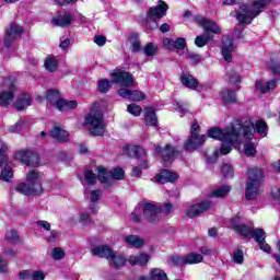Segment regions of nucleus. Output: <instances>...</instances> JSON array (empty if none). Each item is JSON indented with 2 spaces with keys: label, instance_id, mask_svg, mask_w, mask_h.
Here are the masks:
<instances>
[{
  "label": "nucleus",
  "instance_id": "1",
  "mask_svg": "<svg viewBox=\"0 0 280 280\" xmlns=\"http://www.w3.org/2000/svg\"><path fill=\"white\" fill-rule=\"evenodd\" d=\"M253 130H256L261 137H266L268 131V125L266 121L258 120L256 125L250 120H246L244 125L240 120H235L225 130L218 127L208 130V137L222 142L221 149H215L214 156L218 158L221 154H231L233 148L240 149L242 145V132L244 139H253Z\"/></svg>",
  "mask_w": 280,
  "mask_h": 280
},
{
  "label": "nucleus",
  "instance_id": "2",
  "mask_svg": "<svg viewBox=\"0 0 280 280\" xmlns=\"http://www.w3.org/2000/svg\"><path fill=\"white\" fill-rule=\"evenodd\" d=\"M272 0H254L250 4H242L236 13V19L240 25H250Z\"/></svg>",
  "mask_w": 280,
  "mask_h": 280
},
{
  "label": "nucleus",
  "instance_id": "3",
  "mask_svg": "<svg viewBox=\"0 0 280 280\" xmlns=\"http://www.w3.org/2000/svg\"><path fill=\"white\" fill-rule=\"evenodd\" d=\"M84 125L91 135L102 137L106 132V124L104 122V114L98 103H94L92 109L86 115Z\"/></svg>",
  "mask_w": 280,
  "mask_h": 280
},
{
  "label": "nucleus",
  "instance_id": "4",
  "mask_svg": "<svg viewBox=\"0 0 280 280\" xmlns=\"http://www.w3.org/2000/svg\"><path fill=\"white\" fill-rule=\"evenodd\" d=\"M43 178V173L32 170L26 174V183L19 184L15 191L23 196H40L43 194V184L38 180Z\"/></svg>",
  "mask_w": 280,
  "mask_h": 280
},
{
  "label": "nucleus",
  "instance_id": "5",
  "mask_svg": "<svg viewBox=\"0 0 280 280\" xmlns=\"http://www.w3.org/2000/svg\"><path fill=\"white\" fill-rule=\"evenodd\" d=\"M261 183H264V172L259 168L247 171V184L245 197L247 200H257L261 196Z\"/></svg>",
  "mask_w": 280,
  "mask_h": 280
},
{
  "label": "nucleus",
  "instance_id": "6",
  "mask_svg": "<svg viewBox=\"0 0 280 280\" xmlns=\"http://www.w3.org/2000/svg\"><path fill=\"white\" fill-rule=\"evenodd\" d=\"M195 23L203 27L205 34L198 35L195 38V45L197 47H205L209 42L213 40V34H222V30L218 24L211 20H207L206 18H196Z\"/></svg>",
  "mask_w": 280,
  "mask_h": 280
},
{
  "label": "nucleus",
  "instance_id": "7",
  "mask_svg": "<svg viewBox=\"0 0 280 280\" xmlns=\"http://www.w3.org/2000/svg\"><path fill=\"white\" fill-rule=\"evenodd\" d=\"M240 217L232 219V230L243 237H253L257 244L266 241V232L261 229H250L246 225L238 224Z\"/></svg>",
  "mask_w": 280,
  "mask_h": 280
},
{
  "label": "nucleus",
  "instance_id": "8",
  "mask_svg": "<svg viewBox=\"0 0 280 280\" xmlns=\"http://www.w3.org/2000/svg\"><path fill=\"white\" fill-rule=\"evenodd\" d=\"M199 133L200 125H198V121L195 120L190 129V138L184 143L185 150H197V148L205 144L207 141V136Z\"/></svg>",
  "mask_w": 280,
  "mask_h": 280
},
{
  "label": "nucleus",
  "instance_id": "9",
  "mask_svg": "<svg viewBox=\"0 0 280 280\" xmlns=\"http://www.w3.org/2000/svg\"><path fill=\"white\" fill-rule=\"evenodd\" d=\"M203 259L201 254L190 252L184 256H171L168 264L172 266H194L195 264H202Z\"/></svg>",
  "mask_w": 280,
  "mask_h": 280
},
{
  "label": "nucleus",
  "instance_id": "10",
  "mask_svg": "<svg viewBox=\"0 0 280 280\" xmlns=\"http://www.w3.org/2000/svg\"><path fill=\"white\" fill-rule=\"evenodd\" d=\"M24 33H25V28H23V26L16 23H12L7 30V33L4 36V47H7V49H10L14 40H16L18 38H21V36H23Z\"/></svg>",
  "mask_w": 280,
  "mask_h": 280
},
{
  "label": "nucleus",
  "instance_id": "11",
  "mask_svg": "<svg viewBox=\"0 0 280 280\" xmlns=\"http://www.w3.org/2000/svg\"><path fill=\"white\" fill-rule=\"evenodd\" d=\"M16 85L10 79L4 80V90L0 92V106H10L14 100Z\"/></svg>",
  "mask_w": 280,
  "mask_h": 280
},
{
  "label": "nucleus",
  "instance_id": "12",
  "mask_svg": "<svg viewBox=\"0 0 280 280\" xmlns=\"http://www.w3.org/2000/svg\"><path fill=\"white\" fill-rule=\"evenodd\" d=\"M142 211L144 219L151 224H156V222L161 220V218L159 217V213H161V208L156 205L144 203Z\"/></svg>",
  "mask_w": 280,
  "mask_h": 280
},
{
  "label": "nucleus",
  "instance_id": "13",
  "mask_svg": "<svg viewBox=\"0 0 280 280\" xmlns=\"http://www.w3.org/2000/svg\"><path fill=\"white\" fill-rule=\"evenodd\" d=\"M155 154H161L163 163L167 165V163H172L176 156H179L180 152L174 147L166 144L164 149H161V147H155Z\"/></svg>",
  "mask_w": 280,
  "mask_h": 280
},
{
  "label": "nucleus",
  "instance_id": "14",
  "mask_svg": "<svg viewBox=\"0 0 280 280\" xmlns=\"http://www.w3.org/2000/svg\"><path fill=\"white\" fill-rule=\"evenodd\" d=\"M211 207H212V203L210 200L201 201L199 203L190 206L186 211V215L187 218H196V215H202V213H206V211H209Z\"/></svg>",
  "mask_w": 280,
  "mask_h": 280
},
{
  "label": "nucleus",
  "instance_id": "15",
  "mask_svg": "<svg viewBox=\"0 0 280 280\" xmlns=\"http://www.w3.org/2000/svg\"><path fill=\"white\" fill-rule=\"evenodd\" d=\"M167 10H170V7L167 5V3L160 0L158 2V5L149 8L148 10L149 19H151V21H158L160 19H163V16L167 14Z\"/></svg>",
  "mask_w": 280,
  "mask_h": 280
},
{
  "label": "nucleus",
  "instance_id": "16",
  "mask_svg": "<svg viewBox=\"0 0 280 280\" xmlns=\"http://www.w3.org/2000/svg\"><path fill=\"white\" fill-rule=\"evenodd\" d=\"M110 77L113 78V82L115 84H119V86H132L135 82L132 74L126 71L114 72L110 74Z\"/></svg>",
  "mask_w": 280,
  "mask_h": 280
},
{
  "label": "nucleus",
  "instance_id": "17",
  "mask_svg": "<svg viewBox=\"0 0 280 280\" xmlns=\"http://www.w3.org/2000/svg\"><path fill=\"white\" fill-rule=\"evenodd\" d=\"M55 27H69L73 23V15L70 12L59 13L51 19Z\"/></svg>",
  "mask_w": 280,
  "mask_h": 280
},
{
  "label": "nucleus",
  "instance_id": "18",
  "mask_svg": "<svg viewBox=\"0 0 280 280\" xmlns=\"http://www.w3.org/2000/svg\"><path fill=\"white\" fill-rule=\"evenodd\" d=\"M118 95L125 100H131V102H142V100H145V93L139 90L120 89L118 90Z\"/></svg>",
  "mask_w": 280,
  "mask_h": 280
},
{
  "label": "nucleus",
  "instance_id": "19",
  "mask_svg": "<svg viewBox=\"0 0 280 280\" xmlns=\"http://www.w3.org/2000/svg\"><path fill=\"white\" fill-rule=\"evenodd\" d=\"M221 51L225 62H232L233 60L232 54L233 51H235V47L233 46L232 38L228 37L225 38V40H223Z\"/></svg>",
  "mask_w": 280,
  "mask_h": 280
},
{
  "label": "nucleus",
  "instance_id": "20",
  "mask_svg": "<svg viewBox=\"0 0 280 280\" xmlns=\"http://www.w3.org/2000/svg\"><path fill=\"white\" fill-rule=\"evenodd\" d=\"M155 180L162 185H165V183H175V180H178V175L175 172L163 170L155 176Z\"/></svg>",
  "mask_w": 280,
  "mask_h": 280
},
{
  "label": "nucleus",
  "instance_id": "21",
  "mask_svg": "<svg viewBox=\"0 0 280 280\" xmlns=\"http://www.w3.org/2000/svg\"><path fill=\"white\" fill-rule=\"evenodd\" d=\"M180 82L186 86V89H191L192 91H202V88L199 86L197 79L191 74H182Z\"/></svg>",
  "mask_w": 280,
  "mask_h": 280
},
{
  "label": "nucleus",
  "instance_id": "22",
  "mask_svg": "<svg viewBox=\"0 0 280 280\" xmlns=\"http://www.w3.org/2000/svg\"><path fill=\"white\" fill-rule=\"evenodd\" d=\"M139 280H168L167 273L161 268H152L149 272V278L140 276Z\"/></svg>",
  "mask_w": 280,
  "mask_h": 280
},
{
  "label": "nucleus",
  "instance_id": "23",
  "mask_svg": "<svg viewBox=\"0 0 280 280\" xmlns=\"http://www.w3.org/2000/svg\"><path fill=\"white\" fill-rule=\"evenodd\" d=\"M91 253L92 255H94V257H103L108 261V259L110 258V255H113V249L106 245H100V246L93 247Z\"/></svg>",
  "mask_w": 280,
  "mask_h": 280
},
{
  "label": "nucleus",
  "instance_id": "24",
  "mask_svg": "<svg viewBox=\"0 0 280 280\" xmlns=\"http://www.w3.org/2000/svg\"><path fill=\"white\" fill-rule=\"evenodd\" d=\"M107 261L112 268H124L126 266V257L115 252L112 253Z\"/></svg>",
  "mask_w": 280,
  "mask_h": 280
},
{
  "label": "nucleus",
  "instance_id": "25",
  "mask_svg": "<svg viewBox=\"0 0 280 280\" xmlns=\"http://www.w3.org/2000/svg\"><path fill=\"white\" fill-rule=\"evenodd\" d=\"M50 137L59 143H65V141H69V132L58 126L54 127V129L50 131Z\"/></svg>",
  "mask_w": 280,
  "mask_h": 280
},
{
  "label": "nucleus",
  "instance_id": "26",
  "mask_svg": "<svg viewBox=\"0 0 280 280\" xmlns=\"http://www.w3.org/2000/svg\"><path fill=\"white\" fill-rule=\"evenodd\" d=\"M45 100L55 106V108H58V102H62V97L60 96V92L58 90L46 91Z\"/></svg>",
  "mask_w": 280,
  "mask_h": 280
},
{
  "label": "nucleus",
  "instance_id": "27",
  "mask_svg": "<svg viewBox=\"0 0 280 280\" xmlns=\"http://www.w3.org/2000/svg\"><path fill=\"white\" fill-rule=\"evenodd\" d=\"M130 266H145L150 261V256L145 253H141L138 256H130L128 258Z\"/></svg>",
  "mask_w": 280,
  "mask_h": 280
},
{
  "label": "nucleus",
  "instance_id": "28",
  "mask_svg": "<svg viewBox=\"0 0 280 280\" xmlns=\"http://www.w3.org/2000/svg\"><path fill=\"white\" fill-rule=\"evenodd\" d=\"M13 106L16 110H25L27 106H32V96L30 94L21 95Z\"/></svg>",
  "mask_w": 280,
  "mask_h": 280
},
{
  "label": "nucleus",
  "instance_id": "29",
  "mask_svg": "<svg viewBox=\"0 0 280 280\" xmlns=\"http://www.w3.org/2000/svg\"><path fill=\"white\" fill-rule=\"evenodd\" d=\"M277 86V80H271L269 82H266L264 80L256 81V89L260 93H268L269 91H272Z\"/></svg>",
  "mask_w": 280,
  "mask_h": 280
},
{
  "label": "nucleus",
  "instance_id": "30",
  "mask_svg": "<svg viewBox=\"0 0 280 280\" xmlns=\"http://www.w3.org/2000/svg\"><path fill=\"white\" fill-rule=\"evenodd\" d=\"M75 108H78V101H67L61 98V101L57 103V110L65 112V110H73Z\"/></svg>",
  "mask_w": 280,
  "mask_h": 280
},
{
  "label": "nucleus",
  "instance_id": "31",
  "mask_svg": "<svg viewBox=\"0 0 280 280\" xmlns=\"http://www.w3.org/2000/svg\"><path fill=\"white\" fill-rule=\"evenodd\" d=\"M144 110V122L147 126H156V124H159V119L156 118L154 109L147 107Z\"/></svg>",
  "mask_w": 280,
  "mask_h": 280
},
{
  "label": "nucleus",
  "instance_id": "32",
  "mask_svg": "<svg viewBox=\"0 0 280 280\" xmlns=\"http://www.w3.org/2000/svg\"><path fill=\"white\" fill-rule=\"evenodd\" d=\"M126 150L129 156H136L137 159H145V150H143V148L141 147L129 145L126 148Z\"/></svg>",
  "mask_w": 280,
  "mask_h": 280
},
{
  "label": "nucleus",
  "instance_id": "33",
  "mask_svg": "<svg viewBox=\"0 0 280 280\" xmlns=\"http://www.w3.org/2000/svg\"><path fill=\"white\" fill-rule=\"evenodd\" d=\"M231 192V186H221L210 192V198H224Z\"/></svg>",
  "mask_w": 280,
  "mask_h": 280
},
{
  "label": "nucleus",
  "instance_id": "34",
  "mask_svg": "<svg viewBox=\"0 0 280 280\" xmlns=\"http://www.w3.org/2000/svg\"><path fill=\"white\" fill-rule=\"evenodd\" d=\"M126 242L129 244V246H132L133 248H143V244H145L143 238L137 235L127 236Z\"/></svg>",
  "mask_w": 280,
  "mask_h": 280
},
{
  "label": "nucleus",
  "instance_id": "35",
  "mask_svg": "<svg viewBox=\"0 0 280 280\" xmlns=\"http://www.w3.org/2000/svg\"><path fill=\"white\" fill-rule=\"evenodd\" d=\"M220 97L225 104H233L235 102V92L231 90H223L220 92Z\"/></svg>",
  "mask_w": 280,
  "mask_h": 280
},
{
  "label": "nucleus",
  "instance_id": "36",
  "mask_svg": "<svg viewBox=\"0 0 280 280\" xmlns=\"http://www.w3.org/2000/svg\"><path fill=\"white\" fill-rule=\"evenodd\" d=\"M129 43L131 45V51L135 54H137V51H141V40H139V35H137V33L130 35Z\"/></svg>",
  "mask_w": 280,
  "mask_h": 280
},
{
  "label": "nucleus",
  "instance_id": "37",
  "mask_svg": "<svg viewBox=\"0 0 280 280\" xmlns=\"http://www.w3.org/2000/svg\"><path fill=\"white\" fill-rule=\"evenodd\" d=\"M44 67L46 71H49L50 73H54V71L58 70V60L54 57H48L45 60Z\"/></svg>",
  "mask_w": 280,
  "mask_h": 280
},
{
  "label": "nucleus",
  "instance_id": "38",
  "mask_svg": "<svg viewBox=\"0 0 280 280\" xmlns=\"http://www.w3.org/2000/svg\"><path fill=\"white\" fill-rule=\"evenodd\" d=\"M26 165H28V167H38L40 165V158L38 156V153L31 151Z\"/></svg>",
  "mask_w": 280,
  "mask_h": 280
},
{
  "label": "nucleus",
  "instance_id": "39",
  "mask_svg": "<svg viewBox=\"0 0 280 280\" xmlns=\"http://www.w3.org/2000/svg\"><path fill=\"white\" fill-rule=\"evenodd\" d=\"M9 147L0 139V167L8 161Z\"/></svg>",
  "mask_w": 280,
  "mask_h": 280
},
{
  "label": "nucleus",
  "instance_id": "40",
  "mask_svg": "<svg viewBox=\"0 0 280 280\" xmlns=\"http://www.w3.org/2000/svg\"><path fill=\"white\" fill-rule=\"evenodd\" d=\"M159 49V46L154 43H149L143 48V54L147 56V58H151L152 56H156V51Z\"/></svg>",
  "mask_w": 280,
  "mask_h": 280
},
{
  "label": "nucleus",
  "instance_id": "41",
  "mask_svg": "<svg viewBox=\"0 0 280 280\" xmlns=\"http://www.w3.org/2000/svg\"><path fill=\"white\" fill-rule=\"evenodd\" d=\"M7 242H10L11 244H18V242H21V237L19 236V233L14 230H10L5 234Z\"/></svg>",
  "mask_w": 280,
  "mask_h": 280
},
{
  "label": "nucleus",
  "instance_id": "42",
  "mask_svg": "<svg viewBox=\"0 0 280 280\" xmlns=\"http://www.w3.org/2000/svg\"><path fill=\"white\" fill-rule=\"evenodd\" d=\"M32 151H26V150H20L15 153V159L16 161H21L25 165L27 164V160L30 159V154Z\"/></svg>",
  "mask_w": 280,
  "mask_h": 280
},
{
  "label": "nucleus",
  "instance_id": "43",
  "mask_svg": "<svg viewBox=\"0 0 280 280\" xmlns=\"http://www.w3.org/2000/svg\"><path fill=\"white\" fill-rule=\"evenodd\" d=\"M14 176V173L12 172V168L10 166H4L0 174L1 180H5L7 183H10V179Z\"/></svg>",
  "mask_w": 280,
  "mask_h": 280
},
{
  "label": "nucleus",
  "instance_id": "44",
  "mask_svg": "<svg viewBox=\"0 0 280 280\" xmlns=\"http://www.w3.org/2000/svg\"><path fill=\"white\" fill-rule=\"evenodd\" d=\"M98 180L100 183H108V171L104 166L97 167Z\"/></svg>",
  "mask_w": 280,
  "mask_h": 280
},
{
  "label": "nucleus",
  "instance_id": "45",
  "mask_svg": "<svg viewBox=\"0 0 280 280\" xmlns=\"http://www.w3.org/2000/svg\"><path fill=\"white\" fill-rule=\"evenodd\" d=\"M257 153V149L255 148V144L253 142H246L244 144V154L246 156H254V154Z\"/></svg>",
  "mask_w": 280,
  "mask_h": 280
},
{
  "label": "nucleus",
  "instance_id": "46",
  "mask_svg": "<svg viewBox=\"0 0 280 280\" xmlns=\"http://www.w3.org/2000/svg\"><path fill=\"white\" fill-rule=\"evenodd\" d=\"M51 257L56 261H60V259H65V250L60 247H55L51 250Z\"/></svg>",
  "mask_w": 280,
  "mask_h": 280
},
{
  "label": "nucleus",
  "instance_id": "47",
  "mask_svg": "<svg viewBox=\"0 0 280 280\" xmlns=\"http://www.w3.org/2000/svg\"><path fill=\"white\" fill-rule=\"evenodd\" d=\"M141 106L132 103L130 105H128L127 107V112L130 114V115H133V117H139V115H141Z\"/></svg>",
  "mask_w": 280,
  "mask_h": 280
},
{
  "label": "nucleus",
  "instance_id": "48",
  "mask_svg": "<svg viewBox=\"0 0 280 280\" xmlns=\"http://www.w3.org/2000/svg\"><path fill=\"white\" fill-rule=\"evenodd\" d=\"M141 213H143V208L141 206L136 207L131 213L132 222H141Z\"/></svg>",
  "mask_w": 280,
  "mask_h": 280
},
{
  "label": "nucleus",
  "instance_id": "49",
  "mask_svg": "<svg viewBox=\"0 0 280 280\" xmlns=\"http://www.w3.org/2000/svg\"><path fill=\"white\" fill-rule=\"evenodd\" d=\"M110 90V81L106 80V79H102L98 82V91L100 93H107V91Z\"/></svg>",
  "mask_w": 280,
  "mask_h": 280
},
{
  "label": "nucleus",
  "instance_id": "50",
  "mask_svg": "<svg viewBox=\"0 0 280 280\" xmlns=\"http://www.w3.org/2000/svg\"><path fill=\"white\" fill-rule=\"evenodd\" d=\"M126 175V173L124 172L122 168H114L110 172V176L112 178H114L115 180H122L124 176Z\"/></svg>",
  "mask_w": 280,
  "mask_h": 280
},
{
  "label": "nucleus",
  "instance_id": "51",
  "mask_svg": "<svg viewBox=\"0 0 280 280\" xmlns=\"http://www.w3.org/2000/svg\"><path fill=\"white\" fill-rule=\"evenodd\" d=\"M84 178L88 185H95V183H97V176H95L91 171L85 172Z\"/></svg>",
  "mask_w": 280,
  "mask_h": 280
},
{
  "label": "nucleus",
  "instance_id": "52",
  "mask_svg": "<svg viewBox=\"0 0 280 280\" xmlns=\"http://www.w3.org/2000/svg\"><path fill=\"white\" fill-rule=\"evenodd\" d=\"M234 264H244V252L242 249H237L233 254Z\"/></svg>",
  "mask_w": 280,
  "mask_h": 280
},
{
  "label": "nucleus",
  "instance_id": "53",
  "mask_svg": "<svg viewBox=\"0 0 280 280\" xmlns=\"http://www.w3.org/2000/svg\"><path fill=\"white\" fill-rule=\"evenodd\" d=\"M221 172L225 178L233 176V167L231 164H224L221 168Z\"/></svg>",
  "mask_w": 280,
  "mask_h": 280
},
{
  "label": "nucleus",
  "instance_id": "54",
  "mask_svg": "<svg viewBox=\"0 0 280 280\" xmlns=\"http://www.w3.org/2000/svg\"><path fill=\"white\" fill-rule=\"evenodd\" d=\"M186 46L187 42L183 37H179L176 40H174V49H183Z\"/></svg>",
  "mask_w": 280,
  "mask_h": 280
},
{
  "label": "nucleus",
  "instance_id": "55",
  "mask_svg": "<svg viewBox=\"0 0 280 280\" xmlns=\"http://www.w3.org/2000/svg\"><path fill=\"white\" fill-rule=\"evenodd\" d=\"M175 110H178L180 114V117H183V115H185L187 113V104L177 102L175 105Z\"/></svg>",
  "mask_w": 280,
  "mask_h": 280
},
{
  "label": "nucleus",
  "instance_id": "56",
  "mask_svg": "<svg viewBox=\"0 0 280 280\" xmlns=\"http://www.w3.org/2000/svg\"><path fill=\"white\" fill-rule=\"evenodd\" d=\"M79 222L81 224H89V222H91V214H89L88 212L81 213Z\"/></svg>",
  "mask_w": 280,
  "mask_h": 280
},
{
  "label": "nucleus",
  "instance_id": "57",
  "mask_svg": "<svg viewBox=\"0 0 280 280\" xmlns=\"http://www.w3.org/2000/svg\"><path fill=\"white\" fill-rule=\"evenodd\" d=\"M101 197H102V190H100V189L92 190V192H91V201L92 202H97V200H100Z\"/></svg>",
  "mask_w": 280,
  "mask_h": 280
},
{
  "label": "nucleus",
  "instance_id": "58",
  "mask_svg": "<svg viewBox=\"0 0 280 280\" xmlns=\"http://www.w3.org/2000/svg\"><path fill=\"white\" fill-rule=\"evenodd\" d=\"M94 43L98 45V47H104V45H106V38L102 35H97L94 37Z\"/></svg>",
  "mask_w": 280,
  "mask_h": 280
},
{
  "label": "nucleus",
  "instance_id": "59",
  "mask_svg": "<svg viewBox=\"0 0 280 280\" xmlns=\"http://www.w3.org/2000/svg\"><path fill=\"white\" fill-rule=\"evenodd\" d=\"M31 279H33V280H45V273L43 271H34L31 275Z\"/></svg>",
  "mask_w": 280,
  "mask_h": 280
},
{
  "label": "nucleus",
  "instance_id": "60",
  "mask_svg": "<svg viewBox=\"0 0 280 280\" xmlns=\"http://www.w3.org/2000/svg\"><path fill=\"white\" fill-rule=\"evenodd\" d=\"M270 71H272L275 74L280 75V63L279 62H271L269 66Z\"/></svg>",
  "mask_w": 280,
  "mask_h": 280
},
{
  "label": "nucleus",
  "instance_id": "61",
  "mask_svg": "<svg viewBox=\"0 0 280 280\" xmlns=\"http://www.w3.org/2000/svg\"><path fill=\"white\" fill-rule=\"evenodd\" d=\"M163 45L166 49H174V39L171 38H164Z\"/></svg>",
  "mask_w": 280,
  "mask_h": 280
},
{
  "label": "nucleus",
  "instance_id": "62",
  "mask_svg": "<svg viewBox=\"0 0 280 280\" xmlns=\"http://www.w3.org/2000/svg\"><path fill=\"white\" fill-rule=\"evenodd\" d=\"M19 279L30 280V279H32V273H30V271H27V270H23V271L20 272Z\"/></svg>",
  "mask_w": 280,
  "mask_h": 280
},
{
  "label": "nucleus",
  "instance_id": "63",
  "mask_svg": "<svg viewBox=\"0 0 280 280\" xmlns=\"http://www.w3.org/2000/svg\"><path fill=\"white\" fill-rule=\"evenodd\" d=\"M22 126H23V120H19L14 126H11L9 130L10 132H19Z\"/></svg>",
  "mask_w": 280,
  "mask_h": 280
},
{
  "label": "nucleus",
  "instance_id": "64",
  "mask_svg": "<svg viewBox=\"0 0 280 280\" xmlns=\"http://www.w3.org/2000/svg\"><path fill=\"white\" fill-rule=\"evenodd\" d=\"M199 252L201 253V255H215V249H210L207 247H200Z\"/></svg>",
  "mask_w": 280,
  "mask_h": 280
}]
</instances>
